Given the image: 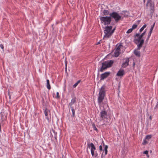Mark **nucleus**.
<instances>
[{
    "label": "nucleus",
    "instance_id": "1",
    "mask_svg": "<svg viewBox=\"0 0 158 158\" xmlns=\"http://www.w3.org/2000/svg\"><path fill=\"white\" fill-rule=\"evenodd\" d=\"M146 29L144 32L140 35L138 39H135L134 40V42L137 45V49L140 50L141 48L144 43V40L142 39V38L146 33Z\"/></svg>",
    "mask_w": 158,
    "mask_h": 158
},
{
    "label": "nucleus",
    "instance_id": "2",
    "mask_svg": "<svg viewBox=\"0 0 158 158\" xmlns=\"http://www.w3.org/2000/svg\"><path fill=\"white\" fill-rule=\"evenodd\" d=\"M106 86L103 85L99 89L98 96V104H100L104 99L106 95L105 89Z\"/></svg>",
    "mask_w": 158,
    "mask_h": 158
},
{
    "label": "nucleus",
    "instance_id": "3",
    "mask_svg": "<svg viewBox=\"0 0 158 158\" xmlns=\"http://www.w3.org/2000/svg\"><path fill=\"white\" fill-rule=\"evenodd\" d=\"M114 61L112 60L105 61L102 63V66L100 69V71L103 72L107 68L111 67Z\"/></svg>",
    "mask_w": 158,
    "mask_h": 158
},
{
    "label": "nucleus",
    "instance_id": "4",
    "mask_svg": "<svg viewBox=\"0 0 158 158\" xmlns=\"http://www.w3.org/2000/svg\"><path fill=\"white\" fill-rule=\"evenodd\" d=\"M112 28V26H108L106 27L104 30V33L105 35L103 37V39H105L106 38H109L112 35L111 34V30Z\"/></svg>",
    "mask_w": 158,
    "mask_h": 158
},
{
    "label": "nucleus",
    "instance_id": "5",
    "mask_svg": "<svg viewBox=\"0 0 158 158\" xmlns=\"http://www.w3.org/2000/svg\"><path fill=\"white\" fill-rule=\"evenodd\" d=\"M109 15L111 19H114L116 23L118 22L121 19V16L116 11L110 13Z\"/></svg>",
    "mask_w": 158,
    "mask_h": 158
},
{
    "label": "nucleus",
    "instance_id": "6",
    "mask_svg": "<svg viewBox=\"0 0 158 158\" xmlns=\"http://www.w3.org/2000/svg\"><path fill=\"white\" fill-rule=\"evenodd\" d=\"M100 19L102 23H104L105 25L110 24L111 21L110 16H100Z\"/></svg>",
    "mask_w": 158,
    "mask_h": 158
},
{
    "label": "nucleus",
    "instance_id": "7",
    "mask_svg": "<svg viewBox=\"0 0 158 158\" xmlns=\"http://www.w3.org/2000/svg\"><path fill=\"white\" fill-rule=\"evenodd\" d=\"M87 146L89 148H91V152L92 156H94L95 157H97L98 156V153L96 152L94 153V151L96 150V148L93 143H88Z\"/></svg>",
    "mask_w": 158,
    "mask_h": 158
},
{
    "label": "nucleus",
    "instance_id": "8",
    "mask_svg": "<svg viewBox=\"0 0 158 158\" xmlns=\"http://www.w3.org/2000/svg\"><path fill=\"white\" fill-rule=\"evenodd\" d=\"M146 6L150 7V13L152 14L154 10V2L152 0H148Z\"/></svg>",
    "mask_w": 158,
    "mask_h": 158
},
{
    "label": "nucleus",
    "instance_id": "9",
    "mask_svg": "<svg viewBox=\"0 0 158 158\" xmlns=\"http://www.w3.org/2000/svg\"><path fill=\"white\" fill-rule=\"evenodd\" d=\"M107 113L105 110H102L100 112V117L102 120H104L107 118Z\"/></svg>",
    "mask_w": 158,
    "mask_h": 158
},
{
    "label": "nucleus",
    "instance_id": "10",
    "mask_svg": "<svg viewBox=\"0 0 158 158\" xmlns=\"http://www.w3.org/2000/svg\"><path fill=\"white\" fill-rule=\"evenodd\" d=\"M110 73L109 72H106L101 74L100 76V81L104 80L110 75Z\"/></svg>",
    "mask_w": 158,
    "mask_h": 158
},
{
    "label": "nucleus",
    "instance_id": "11",
    "mask_svg": "<svg viewBox=\"0 0 158 158\" xmlns=\"http://www.w3.org/2000/svg\"><path fill=\"white\" fill-rule=\"evenodd\" d=\"M125 61L123 62L121 65L122 68H125L129 65V58L127 57L125 59Z\"/></svg>",
    "mask_w": 158,
    "mask_h": 158
},
{
    "label": "nucleus",
    "instance_id": "12",
    "mask_svg": "<svg viewBox=\"0 0 158 158\" xmlns=\"http://www.w3.org/2000/svg\"><path fill=\"white\" fill-rule=\"evenodd\" d=\"M76 99L77 98L76 97H74L73 98L71 102L69 104V106H73L74 103L76 102Z\"/></svg>",
    "mask_w": 158,
    "mask_h": 158
},
{
    "label": "nucleus",
    "instance_id": "13",
    "mask_svg": "<svg viewBox=\"0 0 158 158\" xmlns=\"http://www.w3.org/2000/svg\"><path fill=\"white\" fill-rule=\"evenodd\" d=\"M44 113L45 114V115L46 116V119L48 121H49L50 120V118H48V112H50V111L47 108H46L45 109H44Z\"/></svg>",
    "mask_w": 158,
    "mask_h": 158
},
{
    "label": "nucleus",
    "instance_id": "14",
    "mask_svg": "<svg viewBox=\"0 0 158 158\" xmlns=\"http://www.w3.org/2000/svg\"><path fill=\"white\" fill-rule=\"evenodd\" d=\"M125 74V72L123 69H120L117 73L116 75L118 76L122 77Z\"/></svg>",
    "mask_w": 158,
    "mask_h": 158
},
{
    "label": "nucleus",
    "instance_id": "15",
    "mask_svg": "<svg viewBox=\"0 0 158 158\" xmlns=\"http://www.w3.org/2000/svg\"><path fill=\"white\" fill-rule=\"evenodd\" d=\"M50 133L52 137L54 136L55 139H56L57 138V132L54 130L52 129L50 131Z\"/></svg>",
    "mask_w": 158,
    "mask_h": 158
},
{
    "label": "nucleus",
    "instance_id": "16",
    "mask_svg": "<svg viewBox=\"0 0 158 158\" xmlns=\"http://www.w3.org/2000/svg\"><path fill=\"white\" fill-rule=\"evenodd\" d=\"M108 148V146L107 145L105 146V147L104 148V150L105 151L104 154H103V153H102V155L101 157L102 158L103 157V155L104 156V157L107 154V149Z\"/></svg>",
    "mask_w": 158,
    "mask_h": 158
},
{
    "label": "nucleus",
    "instance_id": "17",
    "mask_svg": "<svg viewBox=\"0 0 158 158\" xmlns=\"http://www.w3.org/2000/svg\"><path fill=\"white\" fill-rule=\"evenodd\" d=\"M138 50L135 49L134 51V53L135 56L138 57H140V52L138 51Z\"/></svg>",
    "mask_w": 158,
    "mask_h": 158
},
{
    "label": "nucleus",
    "instance_id": "18",
    "mask_svg": "<svg viewBox=\"0 0 158 158\" xmlns=\"http://www.w3.org/2000/svg\"><path fill=\"white\" fill-rule=\"evenodd\" d=\"M71 109V111L72 112V116L73 117H74L75 115V110L76 109L75 107V109H74V106H69Z\"/></svg>",
    "mask_w": 158,
    "mask_h": 158
},
{
    "label": "nucleus",
    "instance_id": "19",
    "mask_svg": "<svg viewBox=\"0 0 158 158\" xmlns=\"http://www.w3.org/2000/svg\"><path fill=\"white\" fill-rule=\"evenodd\" d=\"M110 13L108 11V10H103L102 15H109Z\"/></svg>",
    "mask_w": 158,
    "mask_h": 158
},
{
    "label": "nucleus",
    "instance_id": "20",
    "mask_svg": "<svg viewBox=\"0 0 158 158\" xmlns=\"http://www.w3.org/2000/svg\"><path fill=\"white\" fill-rule=\"evenodd\" d=\"M47 87L48 89L50 90L51 89V86L50 85V81L49 80H47Z\"/></svg>",
    "mask_w": 158,
    "mask_h": 158
},
{
    "label": "nucleus",
    "instance_id": "21",
    "mask_svg": "<svg viewBox=\"0 0 158 158\" xmlns=\"http://www.w3.org/2000/svg\"><path fill=\"white\" fill-rule=\"evenodd\" d=\"M120 52L118 51L115 50L114 52V56L115 57H118L120 55Z\"/></svg>",
    "mask_w": 158,
    "mask_h": 158
},
{
    "label": "nucleus",
    "instance_id": "22",
    "mask_svg": "<svg viewBox=\"0 0 158 158\" xmlns=\"http://www.w3.org/2000/svg\"><path fill=\"white\" fill-rule=\"evenodd\" d=\"M92 126L94 130L95 131L97 132H98V130L96 127L95 124L94 123H93L92 125Z\"/></svg>",
    "mask_w": 158,
    "mask_h": 158
},
{
    "label": "nucleus",
    "instance_id": "23",
    "mask_svg": "<svg viewBox=\"0 0 158 158\" xmlns=\"http://www.w3.org/2000/svg\"><path fill=\"white\" fill-rule=\"evenodd\" d=\"M152 135H148L146 136L145 139L149 142V140L152 138Z\"/></svg>",
    "mask_w": 158,
    "mask_h": 158
},
{
    "label": "nucleus",
    "instance_id": "24",
    "mask_svg": "<svg viewBox=\"0 0 158 158\" xmlns=\"http://www.w3.org/2000/svg\"><path fill=\"white\" fill-rule=\"evenodd\" d=\"M123 47V45L121 44H119L117 48L115 50L117 51H121V47Z\"/></svg>",
    "mask_w": 158,
    "mask_h": 158
},
{
    "label": "nucleus",
    "instance_id": "25",
    "mask_svg": "<svg viewBox=\"0 0 158 158\" xmlns=\"http://www.w3.org/2000/svg\"><path fill=\"white\" fill-rule=\"evenodd\" d=\"M147 26V25L146 24H144L143 25V26L140 29L139 32H141L142 31L144 30V29L146 28Z\"/></svg>",
    "mask_w": 158,
    "mask_h": 158
},
{
    "label": "nucleus",
    "instance_id": "26",
    "mask_svg": "<svg viewBox=\"0 0 158 158\" xmlns=\"http://www.w3.org/2000/svg\"><path fill=\"white\" fill-rule=\"evenodd\" d=\"M148 143V140H147L145 139L143 140L142 144L143 145H146Z\"/></svg>",
    "mask_w": 158,
    "mask_h": 158
},
{
    "label": "nucleus",
    "instance_id": "27",
    "mask_svg": "<svg viewBox=\"0 0 158 158\" xmlns=\"http://www.w3.org/2000/svg\"><path fill=\"white\" fill-rule=\"evenodd\" d=\"M80 80L78 81L75 84L73 85V87L74 88H75L77 85L80 83Z\"/></svg>",
    "mask_w": 158,
    "mask_h": 158
},
{
    "label": "nucleus",
    "instance_id": "28",
    "mask_svg": "<svg viewBox=\"0 0 158 158\" xmlns=\"http://www.w3.org/2000/svg\"><path fill=\"white\" fill-rule=\"evenodd\" d=\"M137 25L136 24H134L132 25V29L133 30L137 28Z\"/></svg>",
    "mask_w": 158,
    "mask_h": 158
},
{
    "label": "nucleus",
    "instance_id": "29",
    "mask_svg": "<svg viewBox=\"0 0 158 158\" xmlns=\"http://www.w3.org/2000/svg\"><path fill=\"white\" fill-rule=\"evenodd\" d=\"M132 31H133L132 29V28H130L127 31V34L130 33Z\"/></svg>",
    "mask_w": 158,
    "mask_h": 158
},
{
    "label": "nucleus",
    "instance_id": "30",
    "mask_svg": "<svg viewBox=\"0 0 158 158\" xmlns=\"http://www.w3.org/2000/svg\"><path fill=\"white\" fill-rule=\"evenodd\" d=\"M155 23H154V24L151 26V28L150 29V30H151V31H152L153 29V28H154V26H155Z\"/></svg>",
    "mask_w": 158,
    "mask_h": 158
},
{
    "label": "nucleus",
    "instance_id": "31",
    "mask_svg": "<svg viewBox=\"0 0 158 158\" xmlns=\"http://www.w3.org/2000/svg\"><path fill=\"white\" fill-rule=\"evenodd\" d=\"M143 154H146L148 157H149V156L148 155V151L147 150L144 151L143 152Z\"/></svg>",
    "mask_w": 158,
    "mask_h": 158
},
{
    "label": "nucleus",
    "instance_id": "32",
    "mask_svg": "<svg viewBox=\"0 0 158 158\" xmlns=\"http://www.w3.org/2000/svg\"><path fill=\"white\" fill-rule=\"evenodd\" d=\"M115 28L116 27H114L113 29H112L111 30V34H112V35L113 34V33L114 32L115 30Z\"/></svg>",
    "mask_w": 158,
    "mask_h": 158
},
{
    "label": "nucleus",
    "instance_id": "33",
    "mask_svg": "<svg viewBox=\"0 0 158 158\" xmlns=\"http://www.w3.org/2000/svg\"><path fill=\"white\" fill-rule=\"evenodd\" d=\"M0 47L3 50H4V46L3 45L1 44H0Z\"/></svg>",
    "mask_w": 158,
    "mask_h": 158
},
{
    "label": "nucleus",
    "instance_id": "34",
    "mask_svg": "<svg viewBox=\"0 0 158 158\" xmlns=\"http://www.w3.org/2000/svg\"><path fill=\"white\" fill-rule=\"evenodd\" d=\"M158 108V101L157 102L156 104V106H155L154 109H156Z\"/></svg>",
    "mask_w": 158,
    "mask_h": 158
},
{
    "label": "nucleus",
    "instance_id": "35",
    "mask_svg": "<svg viewBox=\"0 0 158 158\" xmlns=\"http://www.w3.org/2000/svg\"><path fill=\"white\" fill-rule=\"evenodd\" d=\"M99 150L101 151L102 150V145H100L99 147Z\"/></svg>",
    "mask_w": 158,
    "mask_h": 158
},
{
    "label": "nucleus",
    "instance_id": "36",
    "mask_svg": "<svg viewBox=\"0 0 158 158\" xmlns=\"http://www.w3.org/2000/svg\"><path fill=\"white\" fill-rule=\"evenodd\" d=\"M60 97L59 96V93L58 92H57L56 93V98H58Z\"/></svg>",
    "mask_w": 158,
    "mask_h": 158
},
{
    "label": "nucleus",
    "instance_id": "37",
    "mask_svg": "<svg viewBox=\"0 0 158 158\" xmlns=\"http://www.w3.org/2000/svg\"><path fill=\"white\" fill-rule=\"evenodd\" d=\"M139 35H139V34H138V33H137V34H136L135 35V36H134V37H139Z\"/></svg>",
    "mask_w": 158,
    "mask_h": 158
},
{
    "label": "nucleus",
    "instance_id": "38",
    "mask_svg": "<svg viewBox=\"0 0 158 158\" xmlns=\"http://www.w3.org/2000/svg\"><path fill=\"white\" fill-rule=\"evenodd\" d=\"M151 34H150V33H148V38H150V36H151Z\"/></svg>",
    "mask_w": 158,
    "mask_h": 158
},
{
    "label": "nucleus",
    "instance_id": "39",
    "mask_svg": "<svg viewBox=\"0 0 158 158\" xmlns=\"http://www.w3.org/2000/svg\"><path fill=\"white\" fill-rule=\"evenodd\" d=\"M100 41L101 40L99 41V42H98L97 44H96V45H98V44H100Z\"/></svg>",
    "mask_w": 158,
    "mask_h": 158
},
{
    "label": "nucleus",
    "instance_id": "40",
    "mask_svg": "<svg viewBox=\"0 0 158 158\" xmlns=\"http://www.w3.org/2000/svg\"><path fill=\"white\" fill-rule=\"evenodd\" d=\"M149 38H148V37H147V39L146 40V41H147V42L149 40Z\"/></svg>",
    "mask_w": 158,
    "mask_h": 158
},
{
    "label": "nucleus",
    "instance_id": "41",
    "mask_svg": "<svg viewBox=\"0 0 158 158\" xmlns=\"http://www.w3.org/2000/svg\"><path fill=\"white\" fill-rule=\"evenodd\" d=\"M8 95H9V98L11 99V96L10 95L9 93H8Z\"/></svg>",
    "mask_w": 158,
    "mask_h": 158
},
{
    "label": "nucleus",
    "instance_id": "42",
    "mask_svg": "<svg viewBox=\"0 0 158 158\" xmlns=\"http://www.w3.org/2000/svg\"><path fill=\"white\" fill-rule=\"evenodd\" d=\"M135 62H134L133 63V65L134 67V66H135Z\"/></svg>",
    "mask_w": 158,
    "mask_h": 158
},
{
    "label": "nucleus",
    "instance_id": "43",
    "mask_svg": "<svg viewBox=\"0 0 158 158\" xmlns=\"http://www.w3.org/2000/svg\"><path fill=\"white\" fill-rule=\"evenodd\" d=\"M152 31H151V30H150V31H149V33H150V34H151V33H152Z\"/></svg>",
    "mask_w": 158,
    "mask_h": 158
},
{
    "label": "nucleus",
    "instance_id": "44",
    "mask_svg": "<svg viewBox=\"0 0 158 158\" xmlns=\"http://www.w3.org/2000/svg\"><path fill=\"white\" fill-rule=\"evenodd\" d=\"M102 144H103L104 146H105V144H104V141H102Z\"/></svg>",
    "mask_w": 158,
    "mask_h": 158
},
{
    "label": "nucleus",
    "instance_id": "45",
    "mask_svg": "<svg viewBox=\"0 0 158 158\" xmlns=\"http://www.w3.org/2000/svg\"><path fill=\"white\" fill-rule=\"evenodd\" d=\"M145 0H143V3H145Z\"/></svg>",
    "mask_w": 158,
    "mask_h": 158
},
{
    "label": "nucleus",
    "instance_id": "46",
    "mask_svg": "<svg viewBox=\"0 0 158 158\" xmlns=\"http://www.w3.org/2000/svg\"><path fill=\"white\" fill-rule=\"evenodd\" d=\"M138 22H140V20H138Z\"/></svg>",
    "mask_w": 158,
    "mask_h": 158
}]
</instances>
